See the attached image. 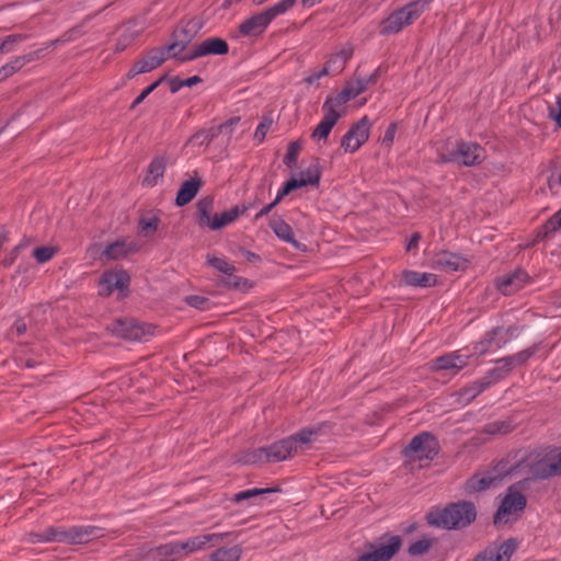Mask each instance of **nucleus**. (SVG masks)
I'll use <instances>...</instances> for the list:
<instances>
[{"label": "nucleus", "mask_w": 561, "mask_h": 561, "mask_svg": "<svg viewBox=\"0 0 561 561\" xmlns=\"http://www.w3.org/2000/svg\"><path fill=\"white\" fill-rule=\"evenodd\" d=\"M436 154L442 163H457L463 168H476L486 161V150L481 144L459 136L442 139Z\"/></svg>", "instance_id": "nucleus-1"}, {"label": "nucleus", "mask_w": 561, "mask_h": 561, "mask_svg": "<svg viewBox=\"0 0 561 561\" xmlns=\"http://www.w3.org/2000/svg\"><path fill=\"white\" fill-rule=\"evenodd\" d=\"M511 474L523 477L522 489H529L534 480H546L557 477V468L551 447L536 449L527 454L511 471Z\"/></svg>", "instance_id": "nucleus-2"}, {"label": "nucleus", "mask_w": 561, "mask_h": 561, "mask_svg": "<svg viewBox=\"0 0 561 561\" xmlns=\"http://www.w3.org/2000/svg\"><path fill=\"white\" fill-rule=\"evenodd\" d=\"M477 518V508L469 501H458L446 506H435L426 515L427 523L436 528L459 530L470 526Z\"/></svg>", "instance_id": "nucleus-3"}, {"label": "nucleus", "mask_w": 561, "mask_h": 561, "mask_svg": "<svg viewBox=\"0 0 561 561\" xmlns=\"http://www.w3.org/2000/svg\"><path fill=\"white\" fill-rule=\"evenodd\" d=\"M324 426L318 425L299 431L297 434L273 444L267 448L268 461H284L299 451H304L318 439Z\"/></svg>", "instance_id": "nucleus-4"}, {"label": "nucleus", "mask_w": 561, "mask_h": 561, "mask_svg": "<svg viewBox=\"0 0 561 561\" xmlns=\"http://www.w3.org/2000/svg\"><path fill=\"white\" fill-rule=\"evenodd\" d=\"M101 529L94 526H75L69 529L47 528L43 533L30 534L31 542L84 543L101 536Z\"/></svg>", "instance_id": "nucleus-5"}, {"label": "nucleus", "mask_w": 561, "mask_h": 561, "mask_svg": "<svg viewBox=\"0 0 561 561\" xmlns=\"http://www.w3.org/2000/svg\"><path fill=\"white\" fill-rule=\"evenodd\" d=\"M371 127L373 123L367 115L352 123L339 141L342 153L345 156L357 153L369 141Z\"/></svg>", "instance_id": "nucleus-6"}, {"label": "nucleus", "mask_w": 561, "mask_h": 561, "mask_svg": "<svg viewBox=\"0 0 561 561\" xmlns=\"http://www.w3.org/2000/svg\"><path fill=\"white\" fill-rule=\"evenodd\" d=\"M322 179V167L318 161L305 164L300 169L290 172L289 179L284 183L280 192L276 196L279 202L284 196L295 190L302 187H318Z\"/></svg>", "instance_id": "nucleus-7"}, {"label": "nucleus", "mask_w": 561, "mask_h": 561, "mask_svg": "<svg viewBox=\"0 0 561 561\" xmlns=\"http://www.w3.org/2000/svg\"><path fill=\"white\" fill-rule=\"evenodd\" d=\"M373 81V77H356L347 80L336 94L327 96L323 102L344 116L347 112V103L363 94Z\"/></svg>", "instance_id": "nucleus-8"}, {"label": "nucleus", "mask_w": 561, "mask_h": 561, "mask_svg": "<svg viewBox=\"0 0 561 561\" xmlns=\"http://www.w3.org/2000/svg\"><path fill=\"white\" fill-rule=\"evenodd\" d=\"M526 490L519 486V481L507 489V493L494 516L495 525L506 524L511 517L518 516L524 511L527 500L522 492Z\"/></svg>", "instance_id": "nucleus-9"}, {"label": "nucleus", "mask_w": 561, "mask_h": 561, "mask_svg": "<svg viewBox=\"0 0 561 561\" xmlns=\"http://www.w3.org/2000/svg\"><path fill=\"white\" fill-rule=\"evenodd\" d=\"M107 330L119 337L129 341H147L154 334L156 328L148 323H140L134 319H116L107 325Z\"/></svg>", "instance_id": "nucleus-10"}, {"label": "nucleus", "mask_w": 561, "mask_h": 561, "mask_svg": "<svg viewBox=\"0 0 561 561\" xmlns=\"http://www.w3.org/2000/svg\"><path fill=\"white\" fill-rule=\"evenodd\" d=\"M437 439L430 433L423 432L414 436L404 448V456L412 461L432 460L438 453Z\"/></svg>", "instance_id": "nucleus-11"}, {"label": "nucleus", "mask_w": 561, "mask_h": 561, "mask_svg": "<svg viewBox=\"0 0 561 561\" xmlns=\"http://www.w3.org/2000/svg\"><path fill=\"white\" fill-rule=\"evenodd\" d=\"M321 108L322 117L312 128L310 139L316 145L324 146L328 144L331 133L344 116L324 102Z\"/></svg>", "instance_id": "nucleus-12"}, {"label": "nucleus", "mask_w": 561, "mask_h": 561, "mask_svg": "<svg viewBox=\"0 0 561 561\" xmlns=\"http://www.w3.org/2000/svg\"><path fill=\"white\" fill-rule=\"evenodd\" d=\"M416 14V9L413 5H405L391 12L380 23L381 34L392 35L400 33L412 23Z\"/></svg>", "instance_id": "nucleus-13"}, {"label": "nucleus", "mask_w": 561, "mask_h": 561, "mask_svg": "<svg viewBox=\"0 0 561 561\" xmlns=\"http://www.w3.org/2000/svg\"><path fill=\"white\" fill-rule=\"evenodd\" d=\"M401 539L399 536L381 538L378 543L370 545V551L360 556L356 561H389L399 550Z\"/></svg>", "instance_id": "nucleus-14"}, {"label": "nucleus", "mask_w": 561, "mask_h": 561, "mask_svg": "<svg viewBox=\"0 0 561 561\" xmlns=\"http://www.w3.org/2000/svg\"><path fill=\"white\" fill-rule=\"evenodd\" d=\"M169 164L170 159L164 154L152 158L147 164L145 174L141 179L142 187L146 190H152L162 185Z\"/></svg>", "instance_id": "nucleus-15"}, {"label": "nucleus", "mask_w": 561, "mask_h": 561, "mask_svg": "<svg viewBox=\"0 0 561 561\" xmlns=\"http://www.w3.org/2000/svg\"><path fill=\"white\" fill-rule=\"evenodd\" d=\"M228 534H203L176 541L181 559L206 549L207 546L218 545Z\"/></svg>", "instance_id": "nucleus-16"}, {"label": "nucleus", "mask_w": 561, "mask_h": 561, "mask_svg": "<svg viewBox=\"0 0 561 561\" xmlns=\"http://www.w3.org/2000/svg\"><path fill=\"white\" fill-rule=\"evenodd\" d=\"M139 245L127 237H119L108 242L101 256L107 261H121L137 253Z\"/></svg>", "instance_id": "nucleus-17"}, {"label": "nucleus", "mask_w": 561, "mask_h": 561, "mask_svg": "<svg viewBox=\"0 0 561 561\" xmlns=\"http://www.w3.org/2000/svg\"><path fill=\"white\" fill-rule=\"evenodd\" d=\"M515 328L510 327L507 329L494 328L492 331L486 333L484 337L474 345V352L478 355L485 354L494 345L495 348H500L504 345L515 333Z\"/></svg>", "instance_id": "nucleus-18"}, {"label": "nucleus", "mask_w": 561, "mask_h": 561, "mask_svg": "<svg viewBox=\"0 0 561 561\" xmlns=\"http://www.w3.org/2000/svg\"><path fill=\"white\" fill-rule=\"evenodd\" d=\"M272 19L264 10L245 19L238 26L239 33L244 37H260L272 23Z\"/></svg>", "instance_id": "nucleus-19"}, {"label": "nucleus", "mask_w": 561, "mask_h": 561, "mask_svg": "<svg viewBox=\"0 0 561 561\" xmlns=\"http://www.w3.org/2000/svg\"><path fill=\"white\" fill-rule=\"evenodd\" d=\"M469 356L460 352H454L433 359L430 365L435 371H448L456 375L468 365Z\"/></svg>", "instance_id": "nucleus-20"}, {"label": "nucleus", "mask_w": 561, "mask_h": 561, "mask_svg": "<svg viewBox=\"0 0 561 561\" xmlns=\"http://www.w3.org/2000/svg\"><path fill=\"white\" fill-rule=\"evenodd\" d=\"M517 548L514 539H508L500 546L492 545L481 551L472 561H510Z\"/></svg>", "instance_id": "nucleus-21"}, {"label": "nucleus", "mask_w": 561, "mask_h": 561, "mask_svg": "<svg viewBox=\"0 0 561 561\" xmlns=\"http://www.w3.org/2000/svg\"><path fill=\"white\" fill-rule=\"evenodd\" d=\"M229 50L228 43L219 37L207 38L196 44L190 53V58H201L209 55H226Z\"/></svg>", "instance_id": "nucleus-22"}, {"label": "nucleus", "mask_w": 561, "mask_h": 561, "mask_svg": "<svg viewBox=\"0 0 561 561\" xmlns=\"http://www.w3.org/2000/svg\"><path fill=\"white\" fill-rule=\"evenodd\" d=\"M144 561H178L181 560L178 542H169L148 549L142 556Z\"/></svg>", "instance_id": "nucleus-23"}, {"label": "nucleus", "mask_w": 561, "mask_h": 561, "mask_svg": "<svg viewBox=\"0 0 561 561\" xmlns=\"http://www.w3.org/2000/svg\"><path fill=\"white\" fill-rule=\"evenodd\" d=\"M433 264L440 268L465 271L469 265V261L460 254L444 250L435 254Z\"/></svg>", "instance_id": "nucleus-24"}, {"label": "nucleus", "mask_w": 561, "mask_h": 561, "mask_svg": "<svg viewBox=\"0 0 561 561\" xmlns=\"http://www.w3.org/2000/svg\"><path fill=\"white\" fill-rule=\"evenodd\" d=\"M502 378L500 374V368L492 369L486 377L481 379L478 382L465 388L460 392V398L463 402L468 403L473 400L478 394H480L485 388H488L493 381Z\"/></svg>", "instance_id": "nucleus-25"}, {"label": "nucleus", "mask_w": 561, "mask_h": 561, "mask_svg": "<svg viewBox=\"0 0 561 561\" xmlns=\"http://www.w3.org/2000/svg\"><path fill=\"white\" fill-rule=\"evenodd\" d=\"M500 483V478L493 473H477L466 482V492L476 493L484 491L491 486H496Z\"/></svg>", "instance_id": "nucleus-26"}, {"label": "nucleus", "mask_w": 561, "mask_h": 561, "mask_svg": "<svg viewBox=\"0 0 561 561\" xmlns=\"http://www.w3.org/2000/svg\"><path fill=\"white\" fill-rule=\"evenodd\" d=\"M271 228L275 236L284 242L291 244L296 249H301V244L296 240L291 226L283 218H273Z\"/></svg>", "instance_id": "nucleus-27"}, {"label": "nucleus", "mask_w": 561, "mask_h": 561, "mask_svg": "<svg viewBox=\"0 0 561 561\" xmlns=\"http://www.w3.org/2000/svg\"><path fill=\"white\" fill-rule=\"evenodd\" d=\"M201 185L202 181L198 178L183 182L175 196L176 206L182 207L188 204L197 195Z\"/></svg>", "instance_id": "nucleus-28"}, {"label": "nucleus", "mask_w": 561, "mask_h": 561, "mask_svg": "<svg viewBox=\"0 0 561 561\" xmlns=\"http://www.w3.org/2000/svg\"><path fill=\"white\" fill-rule=\"evenodd\" d=\"M247 211L244 206H233L214 215L211 231H217L236 221Z\"/></svg>", "instance_id": "nucleus-29"}, {"label": "nucleus", "mask_w": 561, "mask_h": 561, "mask_svg": "<svg viewBox=\"0 0 561 561\" xmlns=\"http://www.w3.org/2000/svg\"><path fill=\"white\" fill-rule=\"evenodd\" d=\"M32 60L31 54H22L0 66V82L21 71Z\"/></svg>", "instance_id": "nucleus-30"}, {"label": "nucleus", "mask_w": 561, "mask_h": 561, "mask_svg": "<svg viewBox=\"0 0 561 561\" xmlns=\"http://www.w3.org/2000/svg\"><path fill=\"white\" fill-rule=\"evenodd\" d=\"M160 217L154 213H146L139 216L137 229L141 237L151 238L159 231Z\"/></svg>", "instance_id": "nucleus-31"}, {"label": "nucleus", "mask_w": 561, "mask_h": 561, "mask_svg": "<svg viewBox=\"0 0 561 561\" xmlns=\"http://www.w3.org/2000/svg\"><path fill=\"white\" fill-rule=\"evenodd\" d=\"M534 353L535 348H527L513 356L504 357L499 360V364L501 365L499 368L502 377L504 374L508 373L513 366L522 365L534 355Z\"/></svg>", "instance_id": "nucleus-32"}, {"label": "nucleus", "mask_w": 561, "mask_h": 561, "mask_svg": "<svg viewBox=\"0 0 561 561\" xmlns=\"http://www.w3.org/2000/svg\"><path fill=\"white\" fill-rule=\"evenodd\" d=\"M546 185L551 194H557L561 190V162L551 161L547 168Z\"/></svg>", "instance_id": "nucleus-33"}, {"label": "nucleus", "mask_w": 561, "mask_h": 561, "mask_svg": "<svg viewBox=\"0 0 561 561\" xmlns=\"http://www.w3.org/2000/svg\"><path fill=\"white\" fill-rule=\"evenodd\" d=\"M129 283H100L99 295L107 297L116 294V299L121 300L129 294Z\"/></svg>", "instance_id": "nucleus-34"}, {"label": "nucleus", "mask_w": 561, "mask_h": 561, "mask_svg": "<svg viewBox=\"0 0 561 561\" xmlns=\"http://www.w3.org/2000/svg\"><path fill=\"white\" fill-rule=\"evenodd\" d=\"M301 149V140H294L287 145L286 153L284 156V165L289 172H293L297 169L298 158Z\"/></svg>", "instance_id": "nucleus-35"}, {"label": "nucleus", "mask_w": 561, "mask_h": 561, "mask_svg": "<svg viewBox=\"0 0 561 561\" xmlns=\"http://www.w3.org/2000/svg\"><path fill=\"white\" fill-rule=\"evenodd\" d=\"M213 202L210 199H201L197 203V222L201 228L211 230L214 216L210 215Z\"/></svg>", "instance_id": "nucleus-36"}, {"label": "nucleus", "mask_w": 561, "mask_h": 561, "mask_svg": "<svg viewBox=\"0 0 561 561\" xmlns=\"http://www.w3.org/2000/svg\"><path fill=\"white\" fill-rule=\"evenodd\" d=\"M59 249L54 244H43L33 249V257L37 263H46L50 261L57 253Z\"/></svg>", "instance_id": "nucleus-37"}, {"label": "nucleus", "mask_w": 561, "mask_h": 561, "mask_svg": "<svg viewBox=\"0 0 561 561\" xmlns=\"http://www.w3.org/2000/svg\"><path fill=\"white\" fill-rule=\"evenodd\" d=\"M241 548L238 546L231 548H220L211 553V561H239L241 557Z\"/></svg>", "instance_id": "nucleus-38"}, {"label": "nucleus", "mask_w": 561, "mask_h": 561, "mask_svg": "<svg viewBox=\"0 0 561 561\" xmlns=\"http://www.w3.org/2000/svg\"><path fill=\"white\" fill-rule=\"evenodd\" d=\"M25 44V39L18 35L0 37V54H9L21 49Z\"/></svg>", "instance_id": "nucleus-39"}, {"label": "nucleus", "mask_w": 561, "mask_h": 561, "mask_svg": "<svg viewBox=\"0 0 561 561\" xmlns=\"http://www.w3.org/2000/svg\"><path fill=\"white\" fill-rule=\"evenodd\" d=\"M297 0H279L274 5L270 7L265 11L268 13L272 20L276 16L282 15L290 11L296 5Z\"/></svg>", "instance_id": "nucleus-40"}, {"label": "nucleus", "mask_w": 561, "mask_h": 561, "mask_svg": "<svg viewBox=\"0 0 561 561\" xmlns=\"http://www.w3.org/2000/svg\"><path fill=\"white\" fill-rule=\"evenodd\" d=\"M242 461L244 463L270 462L266 447L250 450L244 454Z\"/></svg>", "instance_id": "nucleus-41"}, {"label": "nucleus", "mask_w": 561, "mask_h": 561, "mask_svg": "<svg viewBox=\"0 0 561 561\" xmlns=\"http://www.w3.org/2000/svg\"><path fill=\"white\" fill-rule=\"evenodd\" d=\"M512 426L507 421H495L484 426V433L489 435L506 434L511 432Z\"/></svg>", "instance_id": "nucleus-42"}, {"label": "nucleus", "mask_w": 561, "mask_h": 561, "mask_svg": "<svg viewBox=\"0 0 561 561\" xmlns=\"http://www.w3.org/2000/svg\"><path fill=\"white\" fill-rule=\"evenodd\" d=\"M186 50V44L183 42H173L168 46V51L171 56L180 61L193 60L194 58H190L188 55H184Z\"/></svg>", "instance_id": "nucleus-43"}, {"label": "nucleus", "mask_w": 561, "mask_h": 561, "mask_svg": "<svg viewBox=\"0 0 561 561\" xmlns=\"http://www.w3.org/2000/svg\"><path fill=\"white\" fill-rule=\"evenodd\" d=\"M274 491H276V490L275 489H270V488H266V489H259V488L250 489V490H245V491L237 493L234 495L233 500H234V502H241V501L254 499V497H257L260 495H263V494H266V493H271V492H274Z\"/></svg>", "instance_id": "nucleus-44"}, {"label": "nucleus", "mask_w": 561, "mask_h": 561, "mask_svg": "<svg viewBox=\"0 0 561 561\" xmlns=\"http://www.w3.org/2000/svg\"><path fill=\"white\" fill-rule=\"evenodd\" d=\"M548 117L558 129H561V94L556 98L553 105L549 107Z\"/></svg>", "instance_id": "nucleus-45"}, {"label": "nucleus", "mask_w": 561, "mask_h": 561, "mask_svg": "<svg viewBox=\"0 0 561 561\" xmlns=\"http://www.w3.org/2000/svg\"><path fill=\"white\" fill-rule=\"evenodd\" d=\"M353 57V48L350 46H345L336 50L329 58V64L334 65L340 61L342 64H346Z\"/></svg>", "instance_id": "nucleus-46"}, {"label": "nucleus", "mask_w": 561, "mask_h": 561, "mask_svg": "<svg viewBox=\"0 0 561 561\" xmlns=\"http://www.w3.org/2000/svg\"><path fill=\"white\" fill-rule=\"evenodd\" d=\"M431 546L432 540L430 539L417 540L409 547V553L414 557L422 556L428 551Z\"/></svg>", "instance_id": "nucleus-47"}, {"label": "nucleus", "mask_w": 561, "mask_h": 561, "mask_svg": "<svg viewBox=\"0 0 561 561\" xmlns=\"http://www.w3.org/2000/svg\"><path fill=\"white\" fill-rule=\"evenodd\" d=\"M272 125V121L266 118L264 121H262L255 128L254 130V134H253V138L254 140L261 145L264 142L265 138H266V135H267V131L270 129Z\"/></svg>", "instance_id": "nucleus-48"}, {"label": "nucleus", "mask_w": 561, "mask_h": 561, "mask_svg": "<svg viewBox=\"0 0 561 561\" xmlns=\"http://www.w3.org/2000/svg\"><path fill=\"white\" fill-rule=\"evenodd\" d=\"M208 262L211 266H214L216 270L222 272L226 276H232V273L234 271V267L229 264L228 262L218 259V257H209Z\"/></svg>", "instance_id": "nucleus-49"}, {"label": "nucleus", "mask_w": 561, "mask_h": 561, "mask_svg": "<svg viewBox=\"0 0 561 561\" xmlns=\"http://www.w3.org/2000/svg\"><path fill=\"white\" fill-rule=\"evenodd\" d=\"M185 302L196 309L205 310L209 307L208 298L201 295H191L185 297Z\"/></svg>", "instance_id": "nucleus-50"}, {"label": "nucleus", "mask_w": 561, "mask_h": 561, "mask_svg": "<svg viewBox=\"0 0 561 561\" xmlns=\"http://www.w3.org/2000/svg\"><path fill=\"white\" fill-rule=\"evenodd\" d=\"M397 131H398V124L397 123L389 124L383 131L381 144L385 147H391L394 142Z\"/></svg>", "instance_id": "nucleus-51"}, {"label": "nucleus", "mask_w": 561, "mask_h": 561, "mask_svg": "<svg viewBox=\"0 0 561 561\" xmlns=\"http://www.w3.org/2000/svg\"><path fill=\"white\" fill-rule=\"evenodd\" d=\"M167 80V75L160 77L156 82L146 88L134 101L133 107L139 105L152 91H154L162 82Z\"/></svg>", "instance_id": "nucleus-52"}, {"label": "nucleus", "mask_w": 561, "mask_h": 561, "mask_svg": "<svg viewBox=\"0 0 561 561\" xmlns=\"http://www.w3.org/2000/svg\"><path fill=\"white\" fill-rule=\"evenodd\" d=\"M153 70L148 58H145L137 62L128 72L129 78H134L140 73H146Z\"/></svg>", "instance_id": "nucleus-53"}, {"label": "nucleus", "mask_w": 561, "mask_h": 561, "mask_svg": "<svg viewBox=\"0 0 561 561\" xmlns=\"http://www.w3.org/2000/svg\"><path fill=\"white\" fill-rule=\"evenodd\" d=\"M545 228L549 232H556L561 229V208L546 221Z\"/></svg>", "instance_id": "nucleus-54"}, {"label": "nucleus", "mask_w": 561, "mask_h": 561, "mask_svg": "<svg viewBox=\"0 0 561 561\" xmlns=\"http://www.w3.org/2000/svg\"><path fill=\"white\" fill-rule=\"evenodd\" d=\"M128 278V273L123 268H114L105 274V280H126Z\"/></svg>", "instance_id": "nucleus-55"}, {"label": "nucleus", "mask_w": 561, "mask_h": 561, "mask_svg": "<svg viewBox=\"0 0 561 561\" xmlns=\"http://www.w3.org/2000/svg\"><path fill=\"white\" fill-rule=\"evenodd\" d=\"M518 283H495L496 289L504 296L511 295L514 290H518L520 287Z\"/></svg>", "instance_id": "nucleus-56"}, {"label": "nucleus", "mask_w": 561, "mask_h": 561, "mask_svg": "<svg viewBox=\"0 0 561 561\" xmlns=\"http://www.w3.org/2000/svg\"><path fill=\"white\" fill-rule=\"evenodd\" d=\"M164 81L168 82L170 92L172 94H175L183 89L182 79L179 77H172V78L167 77V80H164Z\"/></svg>", "instance_id": "nucleus-57"}, {"label": "nucleus", "mask_w": 561, "mask_h": 561, "mask_svg": "<svg viewBox=\"0 0 561 561\" xmlns=\"http://www.w3.org/2000/svg\"><path fill=\"white\" fill-rule=\"evenodd\" d=\"M420 241H421L420 233L414 232V233L410 234L407 239L405 251L410 252L412 250H415L419 247Z\"/></svg>", "instance_id": "nucleus-58"}, {"label": "nucleus", "mask_w": 561, "mask_h": 561, "mask_svg": "<svg viewBox=\"0 0 561 561\" xmlns=\"http://www.w3.org/2000/svg\"><path fill=\"white\" fill-rule=\"evenodd\" d=\"M147 58L150 61V65L153 69L161 66L167 59L163 51L149 55Z\"/></svg>", "instance_id": "nucleus-59"}, {"label": "nucleus", "mask_w": 561, "mask_h": 561, "mask_svg": "<svg viewBox=\"0 0 561 561\" xmlns=\"http://www.w3.org/2000/svg\"><path fill=\"white\" fill-rule=\"evenodd\" d=\"M203 78L198 75H194L187 79H182L183 89L184 88H193L195 85L202 84Z\"/></svg>", "instance_id": "nucleus-60"}, {"label": "nucleus", "mask_w": 561, "mask_h": 561, "mask_svg": "<svg viewBox=\"0 0 561 561\" xmlns=\"http://www.w3.org/2000/svg\"><path fill=\"white\" fill-rule=\"evenodd\" d=\"M551 449H552V455L554 458L557 473H558V476H561V450L558 448H553V447H551Z\"/></svg>", "instance_id": "nucleus-61"}, {"label": "nucleus", "mask_w": 561, "mask_h": 561, "mask_svg": "<svg viewBox=\"0 0 561 561\" xmlns=\"http://www.w3.org/2000/svg\"><path fill=\"white\" fill-rule=\"evenodd\" d=\"M228 288H232V289H237V290H247L249 289L251 286L249 283H238V282H234V283H224Z\"/></svg>", "instance_id": "nucleus-62"}, {"label": "nucleus", "mask_w": 561, "mask_h": 561, "mask_svg": "<svg viewBox=\"0 0 561 561\" xmlns=\"http://www.w3.org/2000/svg\"><path fill=\"white\" fill-rule=\"evenodd\" d=\"M12 330H14L18 335H21L26 331V323L23 320H18L12 327Z\"/></svg>", "instance_id": "nucleus-63"}, {"label": "nucleus", "mask_w": 561, "mask_h": 561, "mask_svg": "<svg viewBox=\"0 0 561 561\" xmlns=\"http://www.w3.org/2000/svg\"><path fill=\"white\" fill-rule=\"evenodd\" d=\"M331 66H332V64H329V60H328L325 62V65H323V67L317 71L320 79L328 77L331 73Z\"/></svg>", "instance_id": "nucleus-64"}]
</instances>
